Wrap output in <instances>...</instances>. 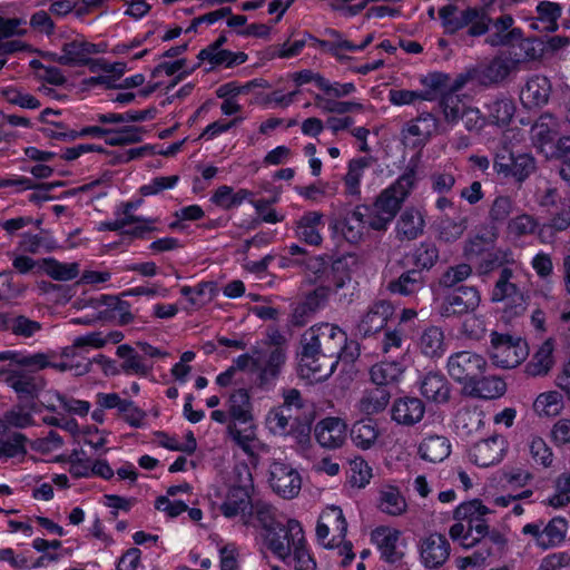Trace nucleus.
Here are the masks:
<instances>
[{"label": "nucleus", "instance_id": "obj_1", "mask_svg": "<svg viewBox=\"0 0 570 570\" xmlns=\"http://www.w3.org/2000/svg\"><path fill=\"white\" fill-rule=\"evenodd\" d=\"M302 348L352 362L358 355V344L347 342L346 333L336 325L322 323L306 330L301 340Z\"/></svg>", "mask_w": 570, "mask_h": 570}, {"label": "nucleus", "instance_id": "obj_2", "mask_svg": "<svg viewBox=\"0 0 570 570\" xmlns=\"http://www.w3.org/2000/svg\"><path fill=\"white\" fill-rule=\"evenodd\" d=\"M267 549L285 563H291L294 552L302 548L307 540L301 522L296 519H287L269 533H264Z\"/></svg>", "mask_w": 570, "mask_h": 570}, {"label": "nucleus", "instance_id": "obj_3", "mask_svg": "<svg viewBox=\"0 0 570 570\" xmlns=\"http://www.w3.org/2000/svg\"><path fill=\"white\" fill-rule=\"evenodd\" d=\"M489 357L492 363L502 368L517 367L528 355L525 342L509 334L492 332L490 335Z\"/></svg>", "mask_w": 570, "mask_h": 570}, {"label": "nucleus", "instance_id": "obj_4", "mask_svg": "<svg viewBox=\"0 0 570 570\" xmlns=\"http://www.w3.org/2000/svg\"><path fill=\"white\" fill-rule=\"evenodd\" d=\"M493 169L503 177H512L515 181L522 183L535 171L537 163L531 154L514 155L503 144L494 155Z\"/></svg>", "mask_w": 570, "mask_h": 570}, {"label": "nucleus", "instance_id": "obj_5", "mask_svg": "<svg viewBox=\"0 0 570 570\" xmlns=\"http://www.w3.org/2000/svg\"><path fill=\"white\" fill-rule=\"evenodd\" d=\"M487 368L485 358L471 351H461L449 356L446 370L449 375L463 385V391L474 379L483 375Z\"/></svg>", "mask_w": 570, "mask_h": 570}, {"label": "nucleus", "instance_id": "obj_6", "mask_svg": "<svg viewBox=\"0 0 570 570\" xmlns=\"http://www.w3.org/2000/svg\"><path fill=\"white\" fill-rule=\"evenodd\" d=\"M239 484L230 487L225 501L220 507L222 513L227 518L242 514L244 524H249V515L245 511L252 507L250 490L253 487L252 474L247 466H243L238 471Z\"/></svg>", "mask_w": 570, "mask_h": 570}, {"label": "nucleus", "instance_id": "obj_7", "mask_svg": "<svg viewBox=\"0 0 570 570\" xmlns=\"http://www.w3.org/2000/svg\"><path fill=\"white\" fill-rule=\"evenodd\" d=\"M513 279V271L503 267L492 291V302H505V312L510 316H518L525 312L528 303L524 294Z\"/></svg>", "mask_w": 570, "mask_h": 570}, {"label": "nucleus", "instance_id": "obj_8", "mask_svg": "<svg viewBox=\"0 0 570 570\" xmlns=\"http://www.w3.org/2000/svg\"><path fill=\"white\" fill-rule=\"evenodd\" d=\"M481 302V295L474 286H459L446 293L438 311L442 317H454L474 312Z\"/></svg>", "mask_w": 570, "mask_h": 570}, {"label": "nucleus", "instance_id": "obj_9", "mask_svg": "<svg viewBox=\"0 0 570 570\" xmlns=\"http://www.w3.org/2000/svg\"><path fill=\"white\" fill-rule=\"evenodd\" d=\"M347 522L340 507L330 505L318 517L316 538L326 548L343 542L346 535Z\"/></svg>", "mask_w": 570, "mask_h": 570}, {"label": "nucleus", "instance_id": "obj_10", "mask_svg": "<svg viewBox=\"0 0 570 570\" xmlns=\"http://www.w3.org/2000/svg\"><path fill=\"white\" fill-rule=\"evenodd\" d=\"M286 362L287 353H283L277 350L273 352L258 348L254 371L258 387L263 390H271L274 387Z\"/></svg>", "mask_w": 570, "mask_h": 570}, {"label": "nucleus", "instance_id": "obj_11", "mask_svg": "<svg viewBox=\"0 0 570 570\" xmlns=\"http://www.w3.org/2000/svg\"><path fill=\"white\" fill-rule=\"evenodd\" d=\"M269 485L283 499H294L302 489V478L292 465L275 461L269 466Z\"/></svg>", "mask_w": 570, "mask_h": 570}, {"label": "nucleus", "instance_id": "obj_12", "mask_svg": "<svg viewBox=\"0 0 570 570\" xmlns=\"http://www.w3.org/2000/svg\"><path fill=\"white\" fill-rule=\"evenodd\" d=\"M338 361L337 358L302 348L298 373L301 377L312 383L322 382L333 374Z\"/></svg>", "mask_w": 570, "mask_h": 570}, {"label": "nucleus", "instance_id": "obj_13", "mask_svg": "<svg viewBox=\"0 0 570 570\" xmlns=\"http://www.w3.org/2000/svg\"><path fill=\"white\" fill-rule=\"evenodd\" d=\"M3 374L6 384L16 392L20 400L36 399L46 386V380L32 371L12 368L4 371Z\"/></svg>", "mask_w": 570, "mask_h": 570}, {"label": "nucleus", "instance_id": "obj_14", "mask_svg": "<svg viewBox=\"0 0 570 570\" xmlns=\"http://www.w3.org/2000/svg\"><path fill=\"white\" fill-rule=\"evenodd\" d=\"M491 510L482 503L481 500L474 499L466 501L456 507L453 518L456 521H464L480 540L488 534V517Z\"/></svg>", "mask_w": 570, "mask_h": 570}, {"label": "nucleus", "instance_id": "obj_15", "mask_svg": "<svg viewBox=\"0 0 570 570\" xmlns=\"http://www.w3.org/2000/svg\"><path fill=\"white\" fill-rule=\"evenodd\" d=\"M419 551L424 567L436 569L443 566L449 559L451 547L445 535L433 532L420 540Z\"/></svg>", "mask_w": 570, "mask_h": 570}, {"label": "nucleus", "instance_id": "obj_16", "mask_svg": "<svg viewBox=\"0 0 570 570\" xmlns=\"http://www.w3.org/2000/svg\"><path fill=\"white\" fill-rule=\"evenodd\" d=\"M393 312L394 308L387 301L372 303L356 325V335L365 338L379 333L385 327Z\"/></svg>", "mask_w": 570, "mask_h": 570}, {"label": "nucleus", "instance_id": "obj_17", "mask_svg": "<svg viewBox=\"0 0 570 570\" xmlns=\"http://www.w3.org/2000/svg\"><path fill=\"white\" fill-rule=\"evenodd\" d=\"M507 451V441L501 435H493L473 444L469 451L472 463L481 468L499 463Z\"/></svg>", "mask_w": 570, "mask_h": 570}, {"label": "nucleus", "instance_id": "obj_18", "mask_svg": "<svg viewBox=\"0 0 570 570\" xmlns=\"http://www.w3.org/2000/svg\"><path fill=\"white\" fill-rule=\"evenodd\" d=\"M314 433L321 446L337 449L346 439V424L340 417H325L316 424Z\"/></svg>", "mask_w": 570, "mask_h": 570}, {"label": "nucleus", "instance_id": "obj_19", "mask_svg": "<svg viewBox=\"0 0 570 570\" xmlns=\"http://www.w3.org/2000/svg\"><path fill=\"white\" fill-rule=\"evenodd\" d=\"M551 95L550 80L540 75L528 79L520 92V100L528 109L541 108L548 104Z\"/></svg>", "mask_w": 570, "mask_h": 570}, {"label": "nucleus", "instance_id": "obj_20", "mask_svg": "<svg viewBox=\"0 0 570 570\" xmlns=\"http://www.w3.org/2000/svg\"><path fill=\"white\" fill-rule=\"evenodd\" d=\"M324 215L321 212L311 210L304 213L295 223L296 237L312 246L321 245L324 229Z\"/></svg>", "mask_w": 570, "mask_h": 570}, {"label": "nucleus", "instance_id": "obj_21", "mask_svg": "<svg viewBox=\"0 0 570 570\" xmlns=\"http://www.w3.org/2000/svg\"><path fill=\"white\" fill-rule=\"evenodd\" d=\"M62 55L57 58L60 65L65 66H83L88 57L104 51L98 45L78 37L62 45Z\"/></svg>", "mask_w": 570, "mask_h": 570}, {"label": "nucleus", "instance_id": "obj_22", "mask_svg": "<svg viewBox=\"0 0 570 570\" xmlns=\"http://www.w3.org/2000/svg\"><path fill=\"white\" fill-rule=\"evenodd\" d=\"M425 413L424 403L417 397H401L394 401L391 416L394 422L404 426H413L419 423Z\"/></svg>", "mask_w": 570, "mask_h": 570}, {"label": "nucleus", "instance_id": "obj_23", "mask_svg": "<svg viewBox=\"0 0 570 570\" xmlns=\"http://www.w3.org/2000/svg\"><path fill=\"white\" fill-rule=\"evenodd\" d=\"M356 265L357 261L352 255L340 257L331 265L330 272L333 274L334 295L338 296V302L342 304H350L353 301L352 293L350 295L346 293L340 294V291L351 282L352 268Z\"/></svg>", "mask_w": 570, "mask_h": 570}, {"label": "nucleus", "instance_id": "obj_24", "mask_svg": "<svg viewBox=\"0 0 570 570\" xmlns=\"http://www.w3.org/2000/svg\"><path fill=\"white\" fill-rule=\"evenodd\" d=\"M400 535L401 532L399 530L389 527H380L372 532V541L377 546L382 557L389 562H396L403 556L397 546Z\"/></svg>", "mask_w": 570, "mask_h": 570}, {"label": "nucleus", "instance_id": "obj_25", "mask_svg": "<svg viewBox=\"0 0 570 570\" xmlns=\"http://www.w3.org/2000/svg\"><path fill=\"white\" fill-rule=\"evenodd\" d=\"M425 227L423 215L416 208H406L396 222L395 233L399 240H414Z\"/></svg>", "mask_w": 570, "mask_h": 570}, {"label": "nucleus", "instance_id": "obj_26", "mask_svg": "<svg viewBox=\"0 0 570 570\" xmlns=\"http://www.w3.org/2000/svg\"><path fill=\"white\" fill-rule=\"evenodd\" d=\"M373 161L372 157H358L348 161L347 171L343 177L345 196L354 199L361 198V179Z\"/></svg>", "mask_w": 570, "mask_h": 570}, {"label": "nucleus", "instance_id": "obj_27", "mask_svg": "<svg viewBox=\"0 0 570 570\" xmlns=\"http://www.w3.org/2000/svg\"><path fill=\"white\" fill-rule=\"evenodd\" d=\"M366 210V206L358 205L345 215L342 234L347 242L356 244L363 239L367 232V220L365 219Z\"/></svg>", "mask_w": 570, "mask_h": 570}, {"label": "nucleus", "instance_id": "obj_28", "mask_svg": "<svg viewBox=\"0 0 570 570\" xmlns=\"http://www.w3.org/2000/svg\"><path fill=\"white\" fill-rule=\"evenodd\" d=\"M507 391V385L503 380L497 376H480L473 380V383L468 385L464 391L468 395L479 399H498Z\"/></svg>", "mask_w": 570, "mask_h": 570}, {"label": "nucleus", "instance_id": "obj_29", "mask_svg": "<svg viewBox=\"0 0 570 570\" xmlns=\"http://www.w3.org/2000/svg\"><path fill=\"white\" fill-rule=\"evenodd\" d=\"M421 392L428 400L445 403L450 399L451 386L444 375L430 372L421 383Z\"/></svg>", "mask_w": 570, "mask_h": 570}, {"label": "nucleus", "instance_id": "obj_30", "mask_svg": "<svg viewBox=\"0 0 570 570\" xmlns=\"http://www.w3.org/2000/svg\"><path fill=\"white\" fill-rule=\"evenodd\" d=\"M417 346L421 353L426 357H441L445 352L444 333L442 328L435 325L424 328L419 337Z\"/></svg>", "mask_w": 570, "mask_h": 570}, {"label": "nucleus", "instance_id": "obj_31", "mask_svg": "<svg viewBox=\"0 0 570 570\" xmlns=\"http://www.w3.org/2000/svg\"><path fill=\"white\" fill-rule=\"evenodd\" d=\"M451 453V444L445 436L430 435L420 443L419 454L421 459L436 463L442 462Z\"/></svg>", "mask_w": 570, "mask_h": 570}, {"label": "nucleus", "instance_id": "obj_32", "mask_svg": "<svg viewBox=\"0 0 570 570\" xmlns=\"http://www.w3.org/2000/svg\"><path fill=\"white\" fill-rule=\"evenodd\" d=\"M559 134V122L551 114H542L531 127V139L537 147L551 144Z\"/></svg>", "mask_w": 570, "mask_h": 570}, {"label": "nucleus", "instance_id": "obj_33", "mask_svg": "<svg viewBox=\"0 0 570 570\" xmlns=\"http://www.w3.org/2000/svg\"><path fill=\"white\" fill-rule=\"evenodd\" d=\"M436 127V119L430 112H425L420 115L415 120L410 121L406 127L403 129V137L405 140H412V145L415 146L417 144L426 141L433 130Z\"/></svg>", "mask_w": 570, "mask_h": 570}, {"label": "nucleus", "instance_id": "obj_34", "mask_svg": "<svg viewBox=\"0 0 570 570\" xmlns=\"http://www.w3.org/2000/svg\"><path fill=\"white\" fill-rule=\"evenodd\" d=\"M228 415L242 423L252 421V403L248 391L246 389L235 390L229 394L226 402Z\"/></svg>", "mask_w": 570, "mask_h": 570}, {"label": "nucleus", "instance_id": "obj_35", "mask_svg": "<svg viewBox=\"0 0 570 570\" xmlns=\"http://www.w3.org/2000/svg\"><path fill=\"white\" fill-rule=\"evenodd\" d=\"M424 286V277L419 269H410L387 284V289L393 294L409 296L417 293Z\"/></svg>", "mask_w": 570, "mask_h": 570}, {"label": "nucleus", "instance_id": "obj_36", "mask_svg": "<svg viewBox=\"0 0 570 570\" xmlns=\"http://www.w3.org/2000/svg\"><path fill=\"white\" fill-rule=\"evenodd\" d=\"M473 14L474 12L470 8L459 10L458 7L452 4L444 6L439 10V16L446 33H455L468 27L471 19H473Z\"/></svg>", "mask_w": 570, "mask_h": 570}, {"label": "nucleus", "instance_id": "obj_37", "mask_svg": "<svg viewBox=\"0 0 570 570\" xmlns=\"http://www.w3.org/2000/svg\"><path fill=\"white\" fill-rule=\"evenodd\" d=\"M419 180V160L410 159L403 174L387 187L403 203L415 188Z\"/></svg>", "mask_w": 570, "mask_h": 570}, {"label": "nucleus", "instance_id": "obj_38", "mask_svg": "<svg viewBox=\"0 0 570 570\" xmlns=\"http://www.w3.org/2000/svg\"><path fill=\"white\" fill-rule=\"evenodd\" d=\"M380 435L377 424L372 419L355 422L351 429V440L362 450L371 449Z\"/></svg>", "mask_w": 570, "mask_h": 570}, {"label": "nucleus", "instance_id": "obj_39", "mask_svg": "<svg viewBox=\"0 0 570 570\" xmlns=\"http://www.w3.org/2000/svg\"><path fill=\"white\" fill-rule=\"evenodd\" d=\"M488 116L485 117L490 124L497 126L508 125L515 111L514 102L508 97H497L485 105Z\"/></svg>", "mask_w": 570, "mask_h": 570}, {"label": "nucleus", "instance_id": "obj_40", "mask_svg": "<svg viewBox=\"0 0 570 570\" xmlns=\"http://www.w3.org/2000/svg\"><path fill=\"white\" fill-rule=\"evenodd\" d=\"M391 399L386 387L375 386L366 390L358 401V410L367 415L377 414L385 410Z\"/></svg>", "mask_w": 570, "mask_h": 570}, {"label": "nucleus", "instance_id": "obj_41", "mask_svg": "<svg viewBox=\"0 0 570 570\" xmlns=\"http://www.w3.org/2000/svg\"><path fill=\"white\" fill-rule=\"evenodd\" d=\"M377 507L383 513L401 515L406 510V502L397 488L384 485L379 492Z\"/></svg>", "mask_w": 570, "mask_h": 570}, {"label": "nucleus", "instance_id": "obj_42", "mask_svg": "<svg viewBox=\"0 0 570 570\" xmlns=\"http://www.w3.org/2000/svg\"><path fill=\"white\" fill-rule=\"evenodd\" d=\"M35 424L32 414L22 406H16L0 416V440L6 438L10 429H26Z\"/></svg>", "mask_w": 570, "mask_h": 570}, {"label": "nucleus", "instance_id": "obj_43", "mask_svg": "<svg viewBox=\"0 0 570 570\" xmlns=\"http://www.w3.org/2000/svg\"><path fill=\"white\" fill-rule=\"evenodd\" d=\"M402 373L403 366L396 361L377 363L370 371L372 382L379 387L396 383Z\"/></svg>", "mask_w": 570, "mask_h": 570}, {"label": "nucleus", "instance_id": "obj_44", "mask_svg": "<svg viewBox=\"0 0 570 570\" xmlns=\"http://www.w3.org/2000/svg\"><path fill=\"white\" fill-rule=\"evenodd\" d=\"M117 355L124 360L121 368L125 373L146 376L151 370V364L145 362L142 356L128 344L119 345Z\"/></svg>", "mask_w": 570, "mask_h": 570}, {"label": "nucleus", "instance_id": "obj_45", "mask_svg": "<svg viewBox=\"0 0 570 570\" xmlns=\"http://www.w3.org/2000/svg\"><path fill=\"white\" fill-rule=\"evenodd\" d=\"M553 343L548 340L539 347L531 361L527 364L525 371L531 376L546 375L553 365Z\"/></svg>", "mask_w": 570, "mask_h": 570}, {"label": "nucleus", "instance_id": "obj_46", "mask_svg": "<svg viewBox=\"0 0 570 570\" xmlns=\"http://www.w3.org/2000/svg\"><path fill=\"white\" fill-rule=\"evenodd\" d=\"M517 61L504 58H495L481 71V81L484 85H492L503 81L515 68Z\"/></svg>", "mask_w": 570, "mask_h": 570}, {"label": "nucleus", "instance_id": "obj_47", "mask_svg": "<svg viewBox=\"0 0 570 570\" xmlns=\"http://www.w3.org/2000/svg\"><path fill=\"white\" fill-rule=\"evenodd\" d=\"M468 224L469 219L463 215L442 217L439 223V238L445 243H453L462 237Z\"/></svg>", "mask_w": 570, "mask_h": 570}, {"label": "nucleus", "instance_id": "obj_48", "mask_svg": "<svg viewBox=\"0 0 570 570\" xmlns=\"http://www.w3.org/2000/svg\"><path fill=\"white\" fill-rule=\"evenodd\" d=\"M48 395H49V400H48L49 403L46 405V407H47V410H49L51 412H58V407L53 403L50 402L52 397H55L59 402L60 407L69 414L85 416L88 414V412L91 407V405L88 401L69 397V396L63 395L57 391L49 392Z\"/></svg>", "mask_w": 570, "mask_h": 570}, {"label": "nucleus", "instance_id": "obj_49", "mask_svg": "<svg viewBox=\"0 0 570 570\" xmlns=\"http://www.w3.org/2000/svg\"><path fill=\"white\" fill-rule=\"evenodd\" d=\"M252 196L253 193L248 189H239L234 193L232 187L223 185L216 189L210 200L224 209H230L233 207L239 206L244 200Z\"/></svg>", "mask_w": 570, "mask_h": 570}, {"label": "nucleus", "instance_id": "obj_50", "mask_svg": "<svg viewBox=\"0 0 570 570\" xmlns=\"http://www.w3.org/2000/svg\"><path fill=\"white\" fill-rule=\"evenodd\" d=\"M497 238L498 232L495 228H491L484 234L475 235L465 243L464 253L470 259L482 256L493 248Z\"/></svg>", "mask_w": 570, "mask_h": 570}, {"label": "nucleus", "instance_id": "obj_51", "mask_svg": "<svg viewBox=\"0 0 570 570\" xmlns=\"http://www.w3.org/2000/svg\"><path fill=\"white\" fill-rule=\"evenodd\" d=\"M469 106L459 95L444 94L440 100L444 119L449 124L461 120Z\"/></svg>", "mask_w": 570, "mask_h": 570}, {"label": "nucleus", "instance_id": "obj_52", "mask_svg": "<svg viewBox=\"0 0 570 570\" xmlns=\"http://www.w3.org/2000/svg\"><path fill=\"white\" fill-rule=\"evenodd\" d=\"M551 218L549 224H544L540 229V235L542 236L544 233L549 232L552 234L553 232H562L566 230L570 226V202L562 200L559 203L558 209H550L549 212Z\"/></svg>", "mask_w": 570, "mask_h": 570}, {"label": "nucleus", "instance_id": "obj_53", "mask_svg": "<svg viewBox=\"0 0 570 570\" xmlns=\"http://www.w3.org/2000/svg\"><path fill=\"white\" fill-rule=\"evenodd\" d=\"M42 267L47 275L57 281H70L79 274V265L77 263L66 264L53 258H45Z\"/></svg>", "mask_w": 570, "mask_h": 570}, {"label": "nucleus", "instance_id": "obj_54", "mask_svg": "<svg viewBox=\"0 0 570 570\" xmlns=\"http://www.w3.org/2000/svg\"><path fill=\"white\" fill-rule=\"evenodd\" d=\"M568 530V522L563 518H553L543 527L542 548L549 549L560 544Z\"/></svg>", "mask_w": 570, "mask_h": 570}, {"label": "nucleus", "instance_id": "obj_55", "mask_svg": "<svg viewBox=\"0 0 570 570\" xmlns=\"http://www.w3.org/2000/svg\"><path fill=\"white\" fill-rule=\"evenodd\" d=\"M250 509L252 512L248 514L249 519L253 515L264 530V533H269L282 523L276 519L275 509L268 503L257 502L252 504Z\"/></svg>", "mask_w": 570, "mask_h": 570}, {"label": "nucleus", "instance_id": "obj_56", "mask_svg": "<svg viewBox=\"0 0 570 570\" xmlns=\"http://www.w3.org/2000/svg\"><path fill=\"white\" fill-rule=\"evenodd\" d=\"M27 436L19 432H13L0 440V459L24 456L27 454Z\"/></svg>", "mask_w": 570, "mask_h": 570}, {"label": "nucleus", "instance_id": "obj_57", "mask_svg": "<svg viewBox=\"0 0 570 570\" xmlns=\"http://www.w3.org/2000/svg\"><path fill=\"white\" fill-rule=\"evenodd\" d=\"M144 129L137 126H124L120 129H111L107 135L106 144L109 146H122L139 142L142 139Z\"/></svg>", "mask_w": 570, "mask_h": 570}, {"label": "nucleus", "instance_id": "obj_58", "mask_svg": "<svg viewBox=\"0 0 570 570\" xmlns=\"http://www.w3.org/2000/svg\"><path fill=\"white\" fill-rule=\"evenodd\" d=\"M413 264L419 271L432 268L439 259V250L433 243H421L412 254Z\"/></svg>", "mask_w": 570, "mask_h": 570}, {"label": "nucleus", "instance_id": "obj_59", "mask_svg": "<svg viewBox=\"0 0 570 570\" xmlns=\"http://www.w3.org/2000/svg\"><path fill=\"white\" fill-rule=\"evenodd\" d=\"M533 407L540 415L554 416L562 409V397L556 391L542 393L535 399Z\"/></svg>", "mask_w": 570, "mask_h": 570}, {"label": "nucleus", "instance_id": "obj_60", "mask_svg": "<svg viewBox=\"0 0 570 570\" xmlns=\"http://www.w3.org/2000/svg\"><path fill=\"white\" fill-rule=\"evenodd\" d=\"M538 20L546 23L544 30L553 32L558 29V19L561 17L562 8L557 2L541 1L537 6Z\"/></svg>", "mask_w": 570, "mask_h": 570}, {"label": "nucleus", "instance_id": "obj_61", "mask_svg": "<svg viewBox=\"0 0 570 570\" xmlns=\"http://www.w3.org/2000/svg\"><path fill=\"white\" fill-rule=\"evenodd\" d=\"M403 202L399 199L389 188L381 191L374 203V210L382 213L383 217L394 219Z\"/></svg>", "mask_w": 570, "mask_h": 570}, {"label": "nucleus", "instance_id": "obj_62", "mask_svg": "<svg viewBox=\"0 0 570 570\" xmlns=\"http://www.w3.org/2000/svg\"><path fill=\"white\" fill-rule=\"evenodd\" d=\"M2 97L11 105L26 109H37L41 106L40 101L29 92L18 87H7L1 91Z\"/></svg>", "mask_w": 570, "mask_h": 570}, {"label": "nucleus", "instance_id": "obj_63", "mask_svg": "<svg viewBox=\"0 0 570 570\" xmlns=\"http://www.w3.org/2000/svg\"><path fill=\"white\" fill-rule=\"evenodd\" d=\"M539 224L537 219L529 214H520L508 223V233L514 237H523L535 232Z\"/></svg>", "mask_w": 570, "mask_h": 570}, {"label": "nucleus", "instance_id": "obj_64", "mask_svg": "<svg viewBox=\"0 0 570 570\" xmlns=\"http://www.w3.org/2000/svg\"><path fill=\"white\" fill-rule=\"evenodd\" d=\"M529 452L533 462L543 468L551 466L553 462L552 450L546 441L539 436H532L529 442Z\"/></svg>", "mask_w": 570, "mask_h": 570}]
</instances>
